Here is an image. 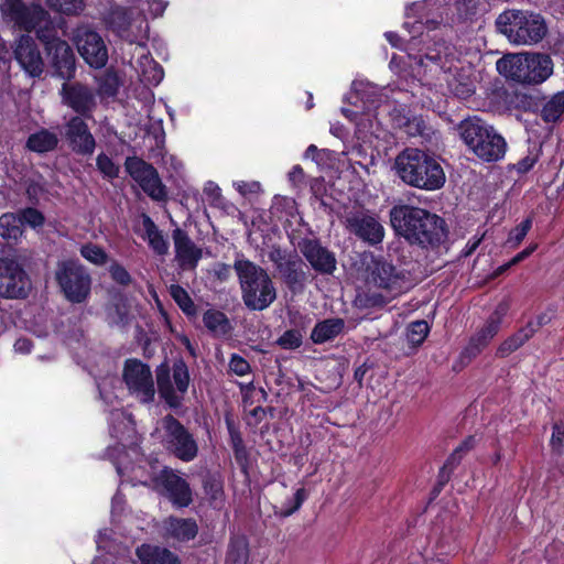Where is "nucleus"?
I'll list each match as a JSON object with an SVG mask.
<instances>
[{"label":"nucleus","mask_w":564,"mask_h":564,"mask_svg":"<svg viewBox=\"0 0 564 564\" xmlns=\"http://www.w3.org/2000/svg\"><path fill=\"white\" fill-rule=\"evenodd\" d=\"M110 435L118 440V444L109 446L108 457L116 466L120 477H127L132 485H144L159 489L161 471L163 468L158 460L139 459L138 465L131 464L128 459L133 456L139 458V436L130 414L116 409L110 412L109 417Z\"/></svg>","instance_id":"f257e3e1"},{"label":"nucleus","mask_w":564,"mask_h":564,"mask_svg":"<svg viewBox=\"0 0 564 564\" xmlns=\"http://www.w3.org/2000/svg\"><path fill=\"white\" fill-rule=\"evenodd\" d=\"M390 223L397 235L423 248L436 247L446 238L445 221L423 208L394 206L390 210Z\"/></svg>","instance_id":"f03ea898"},{"label":"nucleus","mask_w":564,"mask_h":564,"mask_svg":"<svg viewBox=\"0 0 564 564\" xmlns=\"http://www.w3.org/2000/svg\"><path fill=\"white\" fill-rule=\"evenodd\" d=\"M495 26L513 46H535L549 33L545 18L530 9H506L496 18Z\"/></svg>","instance_id":"7ed1b4c3"},{"label":"nucleus","mask_w":564,"mask_h":564,"mask_svg":"<svg viewBox=\"0 0 564 564\" xmlns=\"http://www.w3.org/2000/svg\"><path fill=\"white\" fill-rule=\"evenodd\" d=\"M394 170L405 184L425 191L440 189L446 181L440 162L434 156L414 148L405 149L398 154Z\"/></svg>","instance_id":"20e7f679"},{"label":"nucleus","mask_w":564,"mask_h":564,"mask_svg":"<svg viewBox=\"0 0 564 564\" xmlns=\"http://www.w3.org/2000/svg\"><path fill=\"white\" fill-rule=\"evenodd\" d=\"M496 68L517 84L540 85L553 75L554 63L549 54L541 52L508 53L497 61Z\"/></svg>","instance_id":"39448f33"},{"label":"nucleus","mask_w":564,"mask_h":564,"mask_svg":"<svg viewBox=\"0 0 564 564\" xmlns=\"http://www.w3.org/2000/svg\"><path fill=\"white\" fill-rule=\"evenodd\" d=\"M245 305L263 311L276 299V289L268 272L253 262L240 259L235 262Z\"/></svg>","instance_id":"423d86ee"},{"label":"nucleus","mask_w":564,"mask_h":564,"mask_svg":"<svg viewBox=\"0 0 564 564\" xmlns=\"http://www.w3.org/2000/svg\"><path fill=\"white\" fill-rule=\"evenodd\" d=\"M459 134L468 149L485 162H497L506 154L505 138L479 118L463 121L459 124Z\"/></svg>","instance_id":"0eeeda50"},{"label":"nucleus","mask_w":564,"mask_h":564,"mask_svg":"<svg viewBox=\"0 0 564 564\" xmlns=\"http://www.w3.org/2000/svg\"><path fill=\"white\" fill-rule=\"evenodd\" d=\"M152 435L161 438L164 447L182 462L197 457L198 445L194 436L172 415L160 420Z\"/></svg>","instance_id":"6e6552de"},{"label":"nucleus","mask_w":564,"mask_h":564,"mask_svg":"<svg viewBox=\"0 0 564 564\" xmlns=\"http://www.w3.org/2000/svg\"><path fill=\"white\" fill-rule=\"evenodd\" d=\"M55 279L72 303H83L90 294L91 278L78 260H62L57 263Z\"/></svg>","instance_id":"1a4fd4ad"},{"label":"nucleus","mask_w":564,"mask_h":564,"mask_svg":"<svg viewBox=\"0 0 564 564\" xmlns=\"http://www.w3.org/2000/svg\"><path fill=\"white\" fill-rule=\"evenodd\" d=\"M172 377L169 367L161 365L156 369V383L160 397L171 408L181 405L189 384L188 368L183 360H177L173 365Z\"/></svg>","instance_id":"9d476101"},{"label":"nucleus","mask_w":564,"mask_h":564,"mask_svg":"<svg viewBox=\"0 0 564 564\" xmlns=\"http://www.w3.org/2000/svg\"><path fill=\"white\" fill-rule=\"evenodd\" d=\"M0 11L6 22L13 23L21 30L37 32L51 24L45 10L39 6L25 7L21 0H4L0 6Z\"/></svg>","instance_id":"9b49d317"},{"label":"nucleus","mask_w":564,"mask_h":564,"mask_svg":"<svg viewBox=\"0 0 564 564\" xmlns=\"http://www.w3.org/2000/svg\"><path fill=\"white\" fill-rule=\"evenodd\" d=\"M53 23L37 30L39 39L45 44L52 66L57 76L68 79L75 72V56L67 42L56 39L53 34Z\"/></svg>","instance_id":"f8f14e48"},{"label":"nucleus","mask_w":564,"mask_h":564,"mask_svg":"<svg viewBox=\"0 0 564 564\" xmlns=\"http://www.w3.org/2000/svg\"><path fill=\"white\" fill-rule=\"evenodd\" d=\"M122 377L131 395L143 403L153 401L155 394L154 381L151 370L145 364L137 359L127 360Z\"/></svg>","instance_id":"ddd939ff"},{"label":"nucleus","mask_w":564,"mask_h":564,"mask_svg":"<svg viewBox=\"0 0 564 564\" xmlns=\"http://www.w3.org/2000/svg\"><path fill=\"white\" fill-rule=\"evenodd\" d=\"M31 281L22 265L9 258H0V296L6 299L26 297Z\"/></svg>","instance_id":"4468645a"},{"label":"nucleus","mask_w":564,"mask_h":564,"mask_svg":"<svg viewBox=\"0 0 564 564\" xmlns=\"http://www.w3.org/2000/svg\"><path fill=\"white\" fill-rule=\"evenodd\" d=\"M74 43L84 61L91 67L101 68L108 61V51L102 37L88 26H79Z\"/></svg>","instance_id":"2eb2a0df"},{"label":"nucleus","mask_w":564,"mask_h":564,"mask_svg":"<svg viewBox=\"0 0 564 564\" xmlns=\"http://www.w3.org/2000/svg\"><path fill=\"white\" fill-rule=\"evenodd\" d=\"M124 166L129 175L151 198L155 200L165 198V187L152 165L138 158H128Z\"/></svg>","instance_id":"dca6fc26"},{"label":"nucleus","mask_w":564,"mask_h":564,"mask_svg":"<svg viewBox=\"0 0 564 564\" xmlns=\"http://www.w3.org/2000/svg\"><path fill=\"white\" fill-rule=\"evenodd\" d=\"M108 23L120 37L130 44L145 36L149 30L143 18L132 19L131 12L122 8H117L110 13Z\"/></svg>","instance_id":"f3484780"},{"label":"nucleus","mask_w":564,"mask_h":564,"mask_svg":"<svg viewBox=\"0 0 564 564\" xmlns=\"http://www.w3.org/2000/svg\"><path fill=\"white\" fill-rule=\"evenodd\" d=\"M347 228L361 240L377 245L383 240L384 228L376 216L358 212L346 217Z\"/></svg>","instance_id":"a211bd4d"},{"label":"nucleus","mask_w":564,"mask_h":564,"mask_svg":"<svg viewBox=\"0 0 564 564\" xmlns=\"http://www.w3.org/2000/svg\"><path fill=\"white\" fill-rule=\"evenodd\" d=\"M130 63L145 84L156 86L162 82L163 68L151 57L144 44L134 45Z\"/></svg>","instance_id":"6ab92c4d"},{"label":"nucleus","mask_w":564,"mask_h":564,"mask_svg":"<svg viewBox=\"0 0 564 564\" xmlns=\"http://www.w3.org/2000/svg\"><path fill=\"white\" fill-rule=\"evenodd\" d=\"M14 57L31 77H37L43 72V59L41 53L34 42L29 35H22L15 45Z\"/></svg>","instance_id":"aec40b11"},{"label":"nucleus","mask_w":564,"mask_h":564,"mask_svg":"<svg viewBox=\"0 0 564 564\" xmlns=\"http://www.w3.org/2000/svg\"><path fill=\"white\" fill-rule=\"evenodd\" d=\"M159 488H163L167 498L177 507H187L192 502L189 485L172 469H162Z\"/></svg>","instance_id":"412c9836"},{"label":"nucleus","mask_w":564,"mask_h":564,"mask_svg":"<svg viewBox=\"0 0 564 564\" xmlns=\"http://www.w3.org/2000/svg\"><path fill=\"white\" fill-rule=\"evenodd\" d=\"M65 137L73 151L79 154H91L96 147L94 135L80 117L70 118L65 127Z\"/></svg>","instance_id":"4be33fe9"},{"label":"nucleus","mask_w":564,"mask_h":564,"mask_svg":"<svg viewBox=\"0 0 564 564\" xmlns=\"http://www.w3.org/2000/svg\"><path fill=\"white\" fill-rule=\"evenodd\" d=\"M63 102L74 111L88 115L96 106L95 95L82 84L64 83L62 87Z\"/></svg>","instance_id":"5701e85b"},{"label":"nucleus","mask_w":564,"mask_h":564,"mask_svg":"<svg viewBox=\"0 0 564 564\" xmlns=\"http://www.w3.org/2000/svg\"><path fill=\"white\" fill-rule=\"evenodd\" d=\"M300 249L305 259L316 271L329 274L336 269L334 254L322 247L317 240H303L300 245Z\"/></svg>","instance_id":"b1692460"},{"label":"nucleus","mask_w":564,"mask_h":564,"mask_svg":"<svg viewBox=\"0 0 564 564\" xmlns=\"http://www.w3.org/2000/svg\"><path fill=\"white\" fill-rule=\"evenodd\" d=\"M175 257L183 269H194L202 258V249L198 248L187 234L176 228L173 230Z\"/></svg>","instance_id":"393cba45"},{"label":"nucleus","mask_w":564,"mask_h":564,"mask_svg":"<svg viewBox=\"0 0 564 564\" xmlns=\"http://www.w3.org/2000/svg\"><path fill=\"white\" fill-rule=\"evenodd\" d=\"M371 281L376 286L387 290L393 295L401 293L404 284V279L397 273L395 268L380 260L373 263Z\"/></svg>","instance_id":"a878e982"},{"label":"nucleus","mask_w":564,"mask_h":564,"mask_svg":"<svg viewBox=\"0 0 564 564\" xmlns=\"http://www.w3.org/2000/svg\"><path fill=\"white\" fill-rule=\"evenodd\" d=\"M351 87L352 93L348 99L349 102L354 106L352 109H360L358 106L359 101L362 104V106L368 105L367 111H365L361 116L367 117V121L371 122L372 108H377L379 97L382 96V94L377 86L365 80H355Z\"/></svg>","instance_id":"bb28decb"},{"label":"nucleus","mask_w":564,"mask_h":564,"mask_svg":"<svg viewBox=\"0 0 564 564\" xmlns=\"http://www.w3.org/2000/svg\"><path fill=\"white\" fill-rule=\"evenodd\" d=\"M161 531L167 539L186 542L197 535L198 525L193 519L169 517L162 522Z\"/></svg>","instance_id":"cd10ccee"},{"label":"nucleus","mask_w":564,"mask_h":564,"mask_svg":"<svg viewBox=\"0 0 564 564\" xmlns=\"http://www.w3.org/2000/svg\"><path fill=\"white\" fill-rule=\"evenodd\" d=\"M140 564H180L178 557L166 549L143 544L137 549Z\"/></svg>","instance_id":"c85d7f7f"},{"label":"nucleus","mask_w":564,"mask_h":564,"mask_svg":"<svg viewBox=\"0 0 564 564\" xmlns=\"http://www.w3.org/2000/svg\"><path fill=\"white\" fill-rule=\"evenodd\" d=\"M503 312L498 315L496 313L491 316L486 325L474 336L467 347L466 351L470 355H476L485 347L498 333Z\"/></svg>","instance_id":"c756f323"},{"label":"nucleus","mask_w":564,"mask_h":564,"mask_svg":"<svg viewBox=\"0 0 564 564\" xmlns=\"http://www.w3.org/2000/svg\"><path fill=\"white\" fill-rule=\"evenodd\" d=\"M142 227L143 238L148 240L150 248L159 256L166 254L169 241L148 215H142Z\"/></svg>","instance_id":"7c9ffc66"},{"label":"nucleus","mask_w":564,"mask_h":564,"mask_svg":"<svg viewBox=\"0 0 564 564\" xmlns=\"http://www.w3.org/2000/svg\"><path fill=\"white\" fill-rule=\"evenodd\" d=\"M58 143V135L56 132L41 129L28 138L26 148L36 153H45L53 151Z\"/></svg>","instance_id":"2f4dec72"},{"label":"nucleus","mask_w":564,"mask_h":564,"mask_svg":"<svg viewBox=\"0 0 564 564\" xmlns=\"http://www.w3.org/2000/svg\"><path fill=\"white\" fill-rule=\"evenodd\" d=\"M367 106H361V110L359 109H350V108H341V112L343 115L348 118L349 120H351L352 122H355V124L357 126L358 130L359 131H368L372 128V126L375 127V123H380V120H377V117L379 115L378 110L380 108H382V105H381V96L379 97V101L377 104V108H372V111H371V122L367 121V117H362L361 115L367 111ZM383 108L386 109H390V106L387 104L383 106Z\"/></svg>","instance_id":"473e14b6"},{"label":"nucleus","mask_w":564,"mask_h":564,"mask_svg":"<svg viewBox=\"0 0 564 564\" xmlns=\"http://www.w3.org/2000/svg\"><path fill=\"white\" fill-rule=\"evenodd\" d=\"M344 326L345 323L341 318L325 319L314 327L311 338L316 344L325 343L339 335Z\"/></svg>","instance_id":"72a5a7b5"},{"label":"nucleus","mask_w":564,"mask_h":564,"mask_svg":"<svg viewBox=\"0 0 564 564\" xmlns=\"http://www.w3.org/2000/svg\"><path fill=\"white\" fill-rule=\"evenodd\" d=\"M203 322L206 328L217 336H225L231 330L227 316L217 310L206 311L203 315Z\"/></svg>","instance_id":"f704fd0d"},{"label":"nucleus","mask_w":564,"mask_h":564,"mask_svg":"<svg viewBox=\"0 0 564 564\" xmlns=\"http://www.w3.org/2000/svg\"><path fill=\"white\" fill-rule=\"evenodd\" d=\"M392 122L397 128L403 129L410 137L420 135L425 129V122L421 116H410L409 113L393 115Z\"/></svg>","instance_id":"c9c22d12"},{"label":"nucleus","mask_w":564,"mask_h":564,"mask_svg":"<svg viewBox=\"0 0 564 564\" xmlns=\"http://www.w3.org/2000/svg\"><path fill=\"white\" fill-rule=\"evenodd\" d=\"M23 234L22 219L15 214H3L0 217V236L6 240H18Z\"/></svg>","instance_id":"e433bc0d"},{"label":"nucleus","mask_w":564,"mask_h":564,"mask_svg":"<svg viewBox=\"0 0 564 564\" xmlns=\"http://www.w3.org/2000/svg\"><path fill=\"white\" fill-rule=\"evenodd\" d=\"M564 112V91L553 95L543 106L541 116L546 122H554Z\"/></svg>","instance_id":"4c0bfd02"},{"label":"nucleus","mask_w":564,"mask_h":564,"mask_svg":"<svg viewBox=\"0 0 564 564\" xmlns=\"http://www.w3.org/2000/svg\"><path fill=\"white\" fill-rule=\"evenodd\" d=\"M249 557L248 542L243 536L231 540L227 555L228 564H247Z\"/></svg>","instance_id":"58836bf2"},{"label":"nucleus","mask_w":564,"mask_h":564,"mask_svg":"<svg viewBox=\"0 0 564 564\" xmlns=\"http://www.w3.org/2000/svg\"><path fill=\"white\" fill-rule=\"evenodd\" d=\"M533 332L534 330L531 327H525L519 330L517 334L512 335L500 345L498 348V355L505 357L513 352L533 335Z\"/></svg>","instance_id":"ea45409f"},{"label":"nucleus","mask_w":564,"mask_h":564,"mask_svg":"<svg viewBox=\"0 0 564 564\" xmlns=\"http://www.w3.org/2000/svg\"><path fill=\"white\" fill-rule=\"evenodd\" d=\"M423 3H412L405 9V22L404 26L410 30V32H421L424 24H429L430 20H423L420 13L424 10Z\"/></svg>","instance_id":"a19ab883"},{"label":"nucleus","mask_w":564,"mask_h":564,"mask_svg":"<svg viewBox=\"0 0 564 564\" xmlns=\"http://www.w3.org/2000/svg\"><path fill=\"white\" fill-rule=\"evenodd\" d=\"M170 294L173 300L176 302L178 307L188 316H194L196 314V307L194 302L192 301L189 294L185 289L177 284H172L170 286Z\"/></svg>","instance_id":"79ce46f5"},{"label":"nucleus","mask_w":564,"mask_h":564,"mask_svg":"<svg viewBox=\"0 0 564 564\" xmlns=\"http://www.w3.org/2000/svg\"><path fill=\"white\" fill-rule=\"evenodd\" d=\"M430 333L426 321L412 322L406 328V340L412 347L420 346Z\"/></svg>","instance_id":"37998d69"},{"label":"nucleus","mask_w":564,"mask_h":564,"mask_svg":"<svg viewBox=\"0 0 564 564\" xmlns=\"http://www.w3.org/2000/svg\"><path fill=\"white\" fill-rule=\"evenodd\" d=\"M79 252L85 260L95 265L100 267L108 262L107 252L98 245L91 242L85 243L80 247Z\"/></svg>","instance_id":"c03bdc74"},{"label":"nucleus","mask_w":564,"mask_h":564,"mask_svg":"<svg viewBox=\"0 0 564 564\" xmlns=\"http://www.w3.org/2000/svg\"><path fill=\"white\" fill-rule=\"evenodd\" d=\"M532 227V219L530 217L522 220L517 227H514L508 235L506 246L509 248H517L528 235Z\"/></svg>","instance_id":"a18cd8bd"},{"label":"nucleus","mask_w":564,"mask_h":564,"mask_svg":"<svg viewBox=\"0 0 564 564\" xmlns=\"http://www.w3.org/2000/svg\"><path fill=\"white\" fill-rule=\"evenodd\" d=\"M119 88V79L112 73H105L98 79V93L101 97H113Z\"/></svg>","instance_id":"49530a36"},{"label":"nucleus","mask_w":564,"mask_h":564,"mask_svg":"<svg viewBox=\"0 0 564 564\" xmlns=\"http://www.w3.org/2000/svg\"><path fill=\"white\" fill-rule=\"evenodd\" d=\"M268 257L281 273H285L286 271L291 270V268L295 264V261H293L292 258L280 248L273 247L269 251Z\"/></svg>","instance_id":"de8ad7c7"},{"label":"nucleus","mask_w":564,"mask_h":564,"mask_svg":"<svg viewBox=\"0 0 564 564\" xmlns=\"http://www.w3.org/2000/svg\"><path fill=\"white\" fill-rule=\"evenodd\" d=\"M203 194L210 206L218 208H223L225 206L221 189L215 182H206L203 188Z\"/></svg>","instance_id":"09e8293b"},{"label":"nucleus","mask_w":564,"mask_h":564,"mask_svg":"<svg viewBox=\"0 0 564 564\" xmlns=\"http://www.w3.org/2000/svg\"><path fill=\"white\" fill-rule=\"evenodd\" d=\"M46 3L66 14L78 13L84 7V0H46Z\"/></svg>","instance_id":"8fccbe9b"},{"label":"nucleus","mask_w":564,"mask_h":564,"mask_svg":"<svg viewBox=\"0 0 564 564\" xmlns=\"http://www.w3.org/2000/svg\"><path fill=\"white\" fill-rule=\"evenodd\" d=\"M98 171L106 178H115L118 176L119 166L106 154L101 153L96 159Z\"/></svg>","instance_id":"3c124183"},{"label":"nucleus","mask_w":564,"mask_h":564,"mask_svg":"<svg viewBox=\"0 0 564 564\" xmlns=\"http://www.w3.org/2000/svg\"><path fill=\"white\" fill-rule=\"evenodd\" d=\"M552 451L561 455L564 451V426L555 423L552 429V436L550 441Z\"/></svg>","instance_id":"603ef678"},{"label":"nucleus","mask_w":564,"mask_h":564,"mask_svg":"<svg viewBox=\"0 0 564 564\" xmlns=\"http://www.w3.org/2000/svg\"><path fill=\"white\" fill-rule=\"evenodd\" d=\"M229 369L235 375L242 377L250 372V365L243 357L234 354L229 360Z\"/></svg>","instance_id":"864d4df0"},{"label":"nucleus","mask_w":564,"mask_h":564,"mask_svg":"<svg viewBox=\"0 0 564 564\" xmlns=\"http://www.w3.org/2000/svg\"><path fill=\"white\" fill-rule=\"evenodd\" d=\"M19 217L22 219V225L28 224L33 228L41 227L44 224L43 215L34 208L24 209Z\"/></svg>","instance_id":"5fc2aeb1"},{"label":"nucleus","mask_w":564,"mask_h":564,"mask_svg":"<svg viewBox=\"0 0 564 564\" xmlns=\"http://www.w3.org/2000/svg\"><path fill=\"white\" fill-rule=\"evenodd\" d=\"M278 343L285 349H294L302 344V336L296 330H288L279 338Z\"/></svg>","instance_id":"6e6d98bb"},{"label":"nucleus","mask_w":564,"mask_h":564,"mask_svg":"<svg viewBox=\"0 0 564 564\" xmlns=\"http://www.w3.org/2000/svg\"><path fill=\"white\" fill-rule=\"evenodd\" d=\"M116 382H118V380L115 377H106L98 382L100 397L107 403H112V399L115 398L112 389Z\"/></svg>","instance_id":"4d7b16f0"},{"label":"nucleus","mask_w":564,"mask_h":564,"mask_svg":"<svg viewBox=\"0 0 564 564\" xmlns=\"http://www.w3.org/2000/svg\"><path fill=\"white\" fill-rule=\"evenodd\" d=\"M536 248H538L536 243L530 245L524 250H522L521 252L516 254L508 263L499 267L497 274H500V273L505 272L506 270H508L509 268H511L512 265L521 262L522 260L528 258L530 254H532L536 250Z\"/></svg>","instance_id":"13d9d810"},{"label":"nucleus","mask_w":564,"mask_h":564,"mask_svg":"<svg viewBox=\"0 0 564 564\" xmlns=\"http://www.w3.org/2000/svg\"><path fill=\"white\" fill-rule=\"evenodd\" d=\"M110 274H111V278L122 284V285H127L130 283L131 281V276L129 274V272L120 264L118 263H113L111 264L110 269Z\"/></svg>","instance_id":"bf43d9fd"},{"label":"nucleus","mask_w":564,"mask_h":564,"mask_svg":"<svg viewBox=\"0 0 564 564\" xmlns=\"http://www.w3.org/2000/svg\"><path fill=\"white\" fill-rule=\"evenodd\" d=\"M445 59L443 61V57L441 54H427L426 59L433 63L435 66L440 67L441 69H444V72L452 73L454 68H456L453 65V61H448V54H445Z\"/></svg>","instance_id":"052dcab7"},{"label":"nucleus","mask_w":564,"mask_h":564,"mask_svg":"<svg viewBox=\"0 0 564 564\" xmlns=\"http://www.w3.org/2000/svg\"><path fill=\"white\" fill-rule=\"evenodd\" d=\"M234 187L241 194V195H248L258 193L260 191V183L252 181V182H246V181H237L234 182Z\"/></svg>","instance_id":"680f3d73"},{"label":"nucleus","mask_w":564,"mask_h":564,"mask_svg":"<svg viewBox=\"0 0 564 564\" xmlns=\"http://www.w3.org/2000/svg\"><path fill=\"white\" fill-rule=\"evenodd\" d=\"M289 182L294 186H300L304 181V171L300 165H294L288 173Z\"/></svg>","instance_id":"e2e57ef3"},{"label":"nucleus","mask_w":564,"mask_h":564,"mask_svg":"<svg viewBox=\"0 0 564 564\" xmlns=\"http://www.w3.org/2000/svg\"><path fill=\"white\" fill-rule=\"evenodd\" d=\"M326 153V150H319L316 145L311 144L304 153V159H311L319 164V158Z\"/></svg>","instance_id":"0e129e2a"},{"label":"nucleus","mask_w":564,"mask_h":564,"mask_svg":"<svg viewBox=\"0 0 564 564\" xmlns=\"http://www.w3.org/2000/svg\"><path fill=\"white\" fill-rule=\"evenodd\" d=\"M149 11L153 17L163 14L166 3L163 0H149Z\"/></svg>","instance_id":"69168bd1"},{"label":"nucleus","mask_w":564,"mask_h":564,"mask_svg":"<svg viewBox=\"0 0 564 564\" xmlns=\"http://www.w3.org/2000/svg\"><path fill=\"white\" fill-rule=\"evenodd\" d=\"M452 90L459 97H468L474 93V87L470 83H462L457 86H452Z\"/></svg>","instance_id":"338daca9"},{"label":"nucleus","mask_w":564,"mask_h":564,"mask_svg":"<svg viewBox=\"0 0 564 564\" xmlns=\"http://www.w3.org/2000/svg\"><path fill=\"white\" fill-rule=\"evenodd\" d=\"M482 238L484 236H474L471 239H469L465 248L463 249L462 254L464 257H469L478 248V246L482 241Z\"/></svg>","instance_id":"774afa93"}]
</instances>
